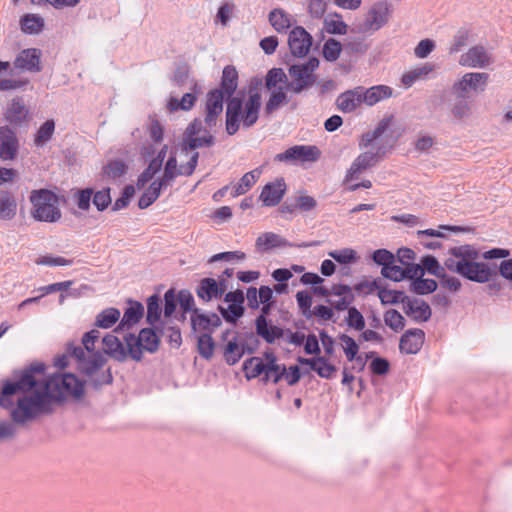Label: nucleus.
<instances>
[{
	"instance_id": "nucleus-1",
	"label": "nucleus",
	"mask_w": 512,
	"mask_h": 512,
	"mask_svg": "<svg viewBox=\"0 0 512 512\" xmlns=\"http://www.w3.org/2000/svg\"><path fill=\"white\" fill-rule=\"evenodd\" d=\"M84 395V382L72 373L45 377V365L33 363L14 372V380H5L1 388L0 406L11 409L10 417L23 425L54 412L55 404Z\"/></svg>"
},
{
	"instance_id": "nucleus-2",
	"label": "nucleus",
	"mask_w": 512,
	"mask_h": 512,
	"mask_svg": "<svg viewBox=\"0 0 512 512\" xmlns=\"http://www.w3.org/2000/svg\"><path fill=\"white\" fill-rule=\"evenodd\" d=\"M69 356L76 360L77 368L85 376V382L94 390H100L104 385L113 382L111 368H105L107 358L100 351L86 356L82 346L69 343L66 348Z\"/></svg>"
},
{
	"instance_id": "nucleus-3",
	"label": "nucleus",
	"mask_w": 512,
	"mask_h": 512,
	"mask_svg": "<svg viewBox=\"0 0 512 512\" xmlns=\"http://www.w3.org/2000/svg\"><path fill=\"white\" fill-rule=\"evenodd\" d=\"M32 217L39 222L56 223L62 217L58 196L51 190H32L29 196Z\"/></svg>"
},
{
	"instance_id": "nucleus-4",
	"label": "nucleus",
	"mask_w": 512,
	"mask_h": 512,
	"mask_svg": "<svg viewBox=\"0 0 512 512\" xmlns=\"http://www.w3.org/2000/svg\"><path fill=\"white\" fill-rule=\"evenodd\" d=\"M444 265L449 271L477 283L489 282L497 276L495 267L492 268L487 263L477 262V260L463 264L453 260H445Z\"/></svg>"
},
{
	"instance_id": "nucleus-5",
	"label": "nucleus",
	"mask_w": 512,
	"mask_h": 512,
	"mask_svg": "<svg viewBox=\"0 0 512 512\" xmlns=\"http://www.w3.org/2000/svg\"><path fill=\"white\" fill-rule=\"evenodd\" d=\"M129 356L136 362L142 360V349L154 353L159 348L160 337L153 328H143L136 337L133 333L124 336Z\"/></svg>"
},
{
	"instance_id": "nucleus-6",
	"label": "nucleus",
	"mask_w": 512,
	"mask_h": 512,
	"mask_svg": "<svg viewBox=\"0 0 512 512\" xmlns=\"http://www.w3.org/2000/svg\"><path fill=\"white\" fill-rule=\"evenodd\" d=\"M319 66V60L316 57H311L303 64H294L289 68V75L293 79L289 83V87L296 94L309 89L316 82V75L314 71Z\"/></svg>"
},
{
	"instance_id": "nucleus-7",
	"label": "nucleus",
	"mask_w": 512,
	"mask_h": 512,
	"mask_svg": "<svg viewBox=\"0 0 512 512\" xmlns=\"http://www.w3.org/2000/svg\"><path fill=\"white\" fill-rule=\"evenodd\" d=\"M3 119L7 122L6 125L13 129L29 127L32 113L23 96L17 95L7 101L3 110Z\"/></svg>"
},
{
	"instance_id": "nucleus-8",
	"label": "nucleus",
	"mask_w": 512,
	"mask_h": 512,
	"mask_svg": "<svg viewBox=\"0 0 512 512\" xmlns=\"http://www.w3.org/2000/svg\"><path fill=\"white\" fill-rule=\"evenodd\" d=\"M489 81V74L485 72H468L465 73L461 79L454 82L452 91H459L466 95L470 91L481 93L485 91Z\"/></svg>"
},
{
	"instance_id": "nucleus-9",
	"label": "nucleus",
	"mask_w": 512,
	"mask_h": 512,
	"mask_svg": "<svg viewBox=\"0 0 512 512\" xmlns=\"http://www.w3.org/2000/svg\"><path fill=\"white\" fill-rule=\"evenodd\" d=\"M225 96L222 89H212L207 93L204 123L209 129L217 126L218 118L223 112Z\"/></svg>"
},
{
	"instance_id": "nucleus-10",
	"label": "nucleus",
	"mask_w": 512,
	"mask_h": 512,
	"mask_svg": "<svg viewBox=\"0 0 512 512\" xmlns=\"http://www.w3.org/2000/svg\"><path fill=\"white\" fill-rule=\"evenodd\" d=\"M320 157V150L313 145H296L288 148L283 153L275 156L276 161H302V162H315Z\"/></svg>"
},
{
	"instance_id": "nucleus-11",
	"label": "nucleus",
	"mask_w": 512,
	"mask_h": 512,
	"mask_svg": "<svg viewBox=\"0 0 512 512\" xmlns=\"http://www.w3.org/2000/svg\"><path fill=\"white\" fill-rule=\"evenodd\" d=\"M493 63L492 54L483 45H475L463 53L459 64L469 68H486Z\"/></svg>"
},
{
	"instance_id": "nucleus-12",
	"label": "nucleus",
	"mask_w": 512,
	"mask_h": 512,
	"mask_svg": "<svg viewBox=\"0 0 512 512\" xmlns=\"http://www.w3.org/2000/svg\"><path fill=\"white\" fill-rule=\"evenodd\" d=\"M20 144L15 129L8 125L0 126V159L13 161L19 152Z\"/></svg>"
},
{
	"instance_id": "nucleus-13",
	"label": "nucleus",
	"mask_w": 512,
	"mask_h": 512,
	"mask_svg": "<svg viewBox=\"0 0 512 512\" xmlns=\"http://www.w3.org/2000/svg\"><path fill=\"white\" fill-rule=\"evenodd\" d=\"M312 41V36L302 26L294 27L288 37L291 54L299 58L306 56L310 51Z\"/></svg>"
},
{
	"instance_id": "nucleus-14",
	"label": "nucleus",
	"mask_w": 512,
	"mask_h": 512,
	"mask_svg": "<svg viewBox=\"0 0 512 512\" xmlns=\"http://www.w3.org/2000/svg\"><path fill=\"white\" fill-rule=\"evenodd\" d=\"M41 56L40 49H23L14 59L13 67L22 72L39 73L42 71Z\"/></svg>"
},
{
	"instance_id": "nucleus-15",
	"label": "nucleus",
	"mask_w": 512,
	"mask_h": 512,
	"mask_svg": "<svg viewBox=\"0 0 512 512\" xmlns=\"http://www.w3.org/2000/svg\"><path fill=\"white\" fill-rule=\"evenodd\" d=\"M247 338L254 342V347H245L244 345H240L237 342L236 337L227 342L224 347L223 357L228 365H235L242 358L245 351H247L248 354H253L255 352L258 340L253 333L247 334Z\"/></svg>"
},
{
	"instance_id": "nucleus-16",
	"label": "nucleus",
	"mask_w": 512,
	"mask_h": 512,
	"mask_svg": "<svg viewBox=\"0 0 512 512\" xmlns=\"http://www.w3.org/2000/svg\"><path fill=\"white\" fill-rule=\"evenodd\" d=\"M406 303L402 307L404 313L415 322H426L431 318L432 311L429 304L420 298L405 297Z\"/></svg>"
},
{
	"instance_id": "nucleus-17",
	"label": "nucleus",
	"mask_w": 512,
	"mask_h": 512,
	"mask_svg": "<svg viewBox=\"0 0 512 512\" xmlns=\"http://www.w3.org/2000/svg\"><path fill=\"white\" fill-rule=\"evenodd\" d=\"M425 333L422 329L407 330L400 338L399 349L404 354H417L424 343Z\"/></svg>"
},
{
	"instance_id": "nucleus-18",
	"label": "nucleus",
	"mask_w": 512,
	"mask_h": 512,
	"mask_svg": "<svg viewBox=\"0 0 512 512\" xmlns=\"http://www.w3.org/2000/svg\"><path fill=\"white\" fill-rule=\"evenodd\" d=\"M286 191V184L283 178L267 183L260 194V199L265 206H276L282 200Z\"/></svg>"
},
{
	"instance_id": "nucleus-19",
	"label": "nucleus",
	"mask_w": 512,
	"mask_h": 512,
	"mask_svg": "<svg viewBox=\"0 0 512 512\" xmlns=\"http://www.w3.org/2000/svg\"><path fill=\"white\" fill-rule=\"evenodd\" d=\"M451 94L453 99L450 101L449 107L453 118L458 122L468 119L472 114V108L468 101L469 95L452 90Z\"/></svg>"
},
{
	"instance_id": "nucleus-20",
	"label": "nucleus",
	"mask_w": 512,
	"mask_h": 512,
	"mask_svg": "<svg viewBox=\"0 0 512 512\" xmlns=\"http://www.w3.org/2000/svg\"><path fill=\"white\" fill-rule=\"evenodd\" d=\"M261 94L252 92L248 95V99L242 110L241 120L245 128L252 127L259 118V111L261 108Z\"/></svg>"
},
{
	"instance_id": "nucleus-21",
	"label": "nucleus",
	"mask_w": 512,
	"mask_h": 512,
	"mask_svg": "<svg viewBox=\"0 0 512 512\" xmlns=\"http://www.w3.org/2000/svg\"><path fill=\"white\" fill-rule=\"evenodd\" d=\"M361 103V86L341 93L336 99L337 109L343 113L353 112Z\"/></svg>"
},
{
	"instance_id": "nucleus-22",
	"label": "nucleus",
	"mask_w": 512,
	"mask_h": 512,
	"mask_svg": "<svg viewBox=\"0 0 512 512\" xmlns=\"http://www.w3.org/2000/svg\"><path fill=\"white\" fill-rule=\"evenodd\" d=\"M196 294L199 299L204 302H209L212 299L221 298L223 295V289L220 288L217 280L205 277L200 280L196 288Z\"/></svg>"
},
{
	"instance_id": "nucleus-23",
	"label": "nucleus",
	"mask_w": 512,
	"mask_h": 512,
	"mask_svg": "<svg viewBox=\"0 0 512 512\" xmlns=\"http://www.w3.org/2000/svg\"><path fill=\"white\" fill-rule=\"evenodd\" d=\"M129 304L130 306L124 311V315L114 332L130 329L143 317L144 306L140 302L129 300Z\"/></svg>"
},
{
	"instance_id": "nucleus-24",
	"label": "nucleus",
	"mask_w": 512,
	"mask_h": 512,
	"mask_svg": "<svg viewBox=\"0 0 512 512\" xmlns=\"http://www.w3.org/2000/svg\"><path fill=\"white\" fill-rule=\"evenodd\" d=\"M102 343L104 346V353L118 362H124L129 355L128 350L126 351L123 343L117 336L112 333L107 334L103 337Z\"/></svg>"
},
{
	"instance_id": "nucleus-25",
	"label": "nucleus",
	"mask_w": 512,
	"mask_h": 512,
	"mask_svg": "<svg viewBox=\"0 0 512 512\" xmlns=\"http://www.w3.org/2000/svg\"><path fill=\"white\" fill-rule=\"evenodd\" d=\"M390 15L389 5L387 2H378L368 12L367 23L368 25L377 30L384 26Z\"/></svg>"
},
{
	"instance_id": "nucleus-26",
	"label": "nucleus",
	"mask_w": 512,
	"mask_h": 512,
	"mask_svg": "<svg viewBox=\"0 0 512 512\" xmlns=\"http://www.w3.org/2000/svg\"><path fill=\"white\" fill-rule=\"evenodd\" d=\"M378 160L377 152H364L361 153L352 163L351 167L347 173V180L354 179L358 174L363 172L364 170L372 167Z\"/></svg>"
},
{
	"instance_id": "nucleus-27",
	"label": "nucleus",
	"mask_w": 512,
	"mask_h": 512,
	"mask_svg": "<svg viewBox=\"0 0 512 512\" xmlns=\"http://www.w3.org/2000/svg\"><path fill=\"white\" fill-rule=\"evenodd\" d=\"M256 333L262 337L267 343L272 344L276 339L283 336L284 330L275 325H268L267 318L258 316L255 320Z\"/></svg>"
},
{
	"instance_id": "nucleus-28",
	"label": "nucleus",
	"mask_w": 512,
	"mask_h": 512,
	"mask_svg": "<svg viewBox=\"0 0 512 512\" xmlns=\"http://www.w3.org/2000/svg\"><path fill=\"white\" fill-rule=\"evenodd\" d=\"M392 95V88L386 85L373 86L365 89L361 86L362 102L368 106H373L383 99H387Z\"/></svg>"
},
{
	"instance_id": "nucleus-29",
	"label": "nucleus",
	"mask_w": 512,
	"mask_h": 512,
	"mask_svg": "<svg viewBox=\"0 0 512 512\" xmlns=\"http://www.w3.org/2000/svg\"><path fill=\"white\" fill-rule=\"evenodd\" d=\"M449 254L451 256L446 260H453L461 264L475 261L480 257L479 251L474 246L468 244L450 248Z\"/></svg>"
},
{
	"instance_id": "nucleus-30",
	"label": "nucleus",
	"mask_w": 512,
	"mask_h": 512,
	"mask_svg": "<svg viewBox=\"0 0 512 512\" xmlns=\"http://www.w3.org/2000/svg\"><path fill=\"white\" fill-rule=\"evenodd\" d=\"M243 370L246 373L247 378H256L261 374H264L262 380L267 383L270 380V374H267V367L263 360L259 357H251L244 361Z\"/></svg>"
},
{
	"instance_id": "nucleus-31",
	"label": "nucleus",
	"mask_w": 512,
	"mask_h": 512,
	"mask_svg": "<svg viewBox=\"0 0 512 512\" xmlns=\"http://www.w3.org/2000/svg\"><path fill=\"white\" fill-rule=\"evenodd\" d=\"M17 212V202L15 197L6 190L0 191V219L11 220Z\"/></svg>"
},
{
	"instance_id": "nucleus-32",
	"label": "nucleus",
	"mask_w": 512,
	"mask_h": 512,
	"mask_svg": "<svg viewBox=\"0 0 512 512\" xmlns=\"http://www.w3.org/2000/svg\"><path fill=\"white\" fill-rule=\"evenodd\" d=\"M196 88H197V84L194 83L193 84L194 92L185 93L181 99H178L176 97H171L167 104L168 109L170 111H178V110L189 111V110H191L197 100Z\"/></svg>"
},
{
	"instance_id": "nucleus-33",
	"label": "nucleus",
	"mask_w": 512,
	"mask_h": 512,
	"mask_svg": "<svg viewBox=\"0 0 512 512\" xmlns=\"http://www.w3.org/2000/svg\"><path fill=\"white\" fill-rule=\"evenodd\" d=\"M261 175V169L256 168L246 174H244L239 182L233 187L231 192L232 197H237L245 194L252 186L257 182Z\"/></svg>"
},
{
	"instance_id": "nucleus-34",
	"label": "nucleus",
	"mask_w": 512,
	"mask_h": 512,
	"mask_svg": "<svg viewBox=\"0 0 512 512\" xmlns=\"http://www.w3.org/2000/svg\"><path fill=\"white\" fill-rule=\"evenodd\" d=\"M238 86V72L234 66H226L223 69L221 88L227 97H231Z\"/></svg>"
},
{
	"instance_id": "nucleus-35",
	"label": "nucleus",
	"mask_w": 512,
	"mask_h": 512,
	"mask_svg": "<svg viewBox=\"0 0 512 512\" xmlns=\"http://www.w3.org/2000/svg\"><path fill=\"white\" fill-rule=\"evenodd\" d=\"M21 30L26 34H39L44 27V20L36 14H26L20 20Z\"/></svg>"
},
{
	"instance_id": "nucleus-36",
	"label": "nucleus",
	"mask_w": 512,
	"mask_h": 512,
	"mask_svg": "<svg viewBox=\"0 0 512 512\" xmlns=\"http://www.w3.org/2000/svg\"><path fill=\"white\" fill-rule=\"evenodd\" d=\"M287 245L289 244L284 238L272 232L263 233L256 240V247L260 250H268L270 248Z\"/></svg>"
},
{
	"instance_id": "nucleus-37",
	"label": "nucleus",
	"mask_w": 512,
	"mask_h": 512,
	"mask_svg": "<svg viewBox=\"0 0 512 512\" xmlns=\"http://www.w3.org/2000/svg\"><path fill=\"white\" fill-rule=\"evenodd\" d=\"M120 318V311L117 308H106L101 311L95 320V326L108 329L112 327Z\"/></svg>"
},
{
	"instance_id": "nucleus-38",
	"label": "nucleus",
	"mask_w": 512,
	"mask_h": 512,
	"mask_svg": "<svg viewBox=\"0 0 512 512\" xmlns=\"http://www.w3.org/2000/svg\"><path fill=\"white\" fill-rule=\"evenodd\" d=\"M269 22L279 33L284 32L291 26L289 15L280 8L273 9L269 13Z\"/></svg>"
},
{
	"instance_id": "nucleus-39",
	"label": "nucleus",
	"mask_w": 512,
	"mask_h": 512,
	"mask_svg": "<svg viewBox=\"0 0 512 512\" xmlns=\"http://www.w3.org/2000/svg\"><path fill=\"white\" fill-rule=\"evenodd\" d=\"M264 358L267 361L265 366L267 367V374H270V371H274V379L273 383L277 384L286 373V366L277 364V358L273 351L267 350L264 352Z\"/></svg>"
},
{
	"instance_id": "nucleus-40",
	"label": "nucleus",
	"mask_w": 512,
	"mask_h": 512,
	"mask_svg": "<svg viewBox=\"0 0 512 512\" xmlns=\"http://www.w3.org/2000/svg\"><path fill=\"white\" fill-rule=\"evenodd\" d=\"M161 190V183H156L153 181L139 198L138 207L140 209L148 208L158 199L161 194Z\"/></svg>"
},
{
	"instance_id": "nucleus-41",
	"label": "nucleus",
	"mask_w": 512,
	"mask_h": 512,
	"mask_svg": "<svg viewBox=\"0 0 512 512\" xmlns=\"http://www.w3.org/2000/svg\"><path fill=\"white\" fill-rule=\"evenodd\" d=\"M55 131V122L53 119L46 120L37 130L34 138V144L37 147H43L52 139Z\"/></svg>"
},
{
	"instance_id": "nucleus-42",
	"label": "nucleus",
	"mask_w": 512,
	"mask_h": 512,
	"mask_svg": "<svg viewBox=\"0 0 512 512\" xmlns=\"http://www.w3.org/2000/svg\"><path fill=\"white\" fill-rule=\"evenodd\" d=\"M378 297L383 305H395L401 303L403 307L406 303L405 297L408 296L405 295L403 291L379 288Z\"/></svg>"
},
{
	"instance_id": "nucleus-43",
	"label": "nucleus",
	"mask_w": 512,
	"mask_h": 512,
	"mask_svg": "<svg viewBox=\"0 0 512 512\" xmlns=\"http://www.w3.org/2000/svg\"><path fill=\"white\" fill-rule=\"evenodd\" d=\"M161 312L160 297L157 294L151 295L147 299L146 322L150 325H154L160 320Z\"/></svg>"
},
{
	"instance_id": "nucleus-44",
	"label": "nucleus",
	"mask_w": 512,
	"mask_h": 512,
	"mask_svg": "<svg viewBox=\"0 0 512 512\" xmlns=\"http://www.w3.org/2000/svg\"><path fill=\"white\" fill-rule=\"evenodd\" d=\"M288 102L287 95L284 92L283 87H279L274 89L268 101L265 104V112L266 114H271L275 110H277L282 104H286Z\"/></svg>"
},
{
	"instance_id": "nucleus-45",
	"label": "nucleus",
	"mask_w": 512,
	"mask_h": 512,
	"mask_svg": "<svg viewBox=\"0 0 512 512\" xmlns=\"http://www.w3.org/2000/svg\"><path fill=\"white\" fill-rule=\"evenodd\" d=\"M338 338L344 345L343 349L348 361L362 360V356L357 355L359 352V345L352 337L347 334H340Z\"/></svg>"
},
{
	"instance_id": "nucleus-46",
	"label": "nucleus",
	"mask_w": 512,
	"mask_h": 512,
	"mask_svg": "<svg viewBox=\"0 0 512 512\" xmlns=\"http://www.w3.org/2000/svg\"><path fill=\"white\" fill-rule=\"evenodd\" d=\"M437 286L435 280L420 277L410 283V290L418 295H425L433 293L437 289Z\"/></svg>"
},
{
	"instance_id": "nucleus-47",
	"label": "nucleus",
	"mask_w": 512,
	"mask_h": 512,
	"mask_svg": "<svg viewBox=\"0 0 512 512\" xmlns=\"http://www.w3.org/2000/svg\"><path fill=\"white\" fill-rule=\"evenodd\" d=\"M218 311L226 322L236 324L239 318L244 315L245 307L243 305L236 306L231 304L228 307L218 305Z\"/></svg>"
},
{
	"instance_id": "nucleus-48",
	"label": "nucleus",
	"mask_w": 512,
	"mask_h": 512,
	"mask_svg": "<svg viewBox=\"0 0 512 512\" xmlns=\"http://www.w3.org/2000/svg\"><path fill=\"white\" fill-rule=\"evenodd\" d=\"M384 323L393 331L399 332L404 329L406 321L399 311L390 309L384 313Z\"/></svg>"
},
{
	"instance_id": "nucleus-49",
	"label": "nucleus",
	"mask_w": 512,
	"mask_h": 512,
	"mask_svg": "<svg viewBox=\"0 0 512 512\" xmlns=\"http://www.w3.org/2000/svg\"><path fill=\"white\" fill-rule=\"evenodd\" d=\"M215 343L210 333L198 337L197 348L201 357L210 359L213 356Z\"/></svg>"
},
{
	"instance_id": "nucleus-50",
	"label": "nucleus",
	"mask_w": 512,
	"mask_h": 512,
	"mask_svg": "<svg viewBox=\"0 0 512 512\" xmlns=\"http://www.w3.org/2000/svg\"><path fill=\"white\" fill-rule=\"evenodd\" d=\"M191 326L194 331H207L211 334L209 314L201 312L200 309H195L194 314L191 315Z\"/></svg>"
},
{
	"instance_id": "nucleus-51",
	"label": "nucleus",
	"mask_w": 512,
	"mask_h": 512,
	"mask_svg": "<svg viewBox=\"0 0 512 512\" xmlns=\"http://www.w3.org/2000/svg\"><path fill=\"white\" fill-rule=\"evenodd\" d=\"M420 265L423 267L424 273L427 272L436 276L437 278L439 276H443L442 273L446 268L445 266L442 267L438 260L432 255H426L422 257Z\"/></svg>"
},
{
	"instance_id": "nucleus-52",
	"label": "nucleus",
	"mask_w": 512,
	"mask_h": 512,
	"mask_svg": "<svg viewBox=\"0 0 512 512\" xmlns=\"http://www.w3.org/2000/svg\"><path fill=\"white\" fill-rule=\"evenodd\" d=\"M335 371V365L330 363L327 357L318 356V361L315 366L314 372H316L319 377L324 379H331Z\"/></svg>"
},
{
	"instance_id": "nucleus-53",
	"label": "nucleus",
	"mask_w": 512,
	"mask_h": 512,
	"mask_svg": "<svg viewBox=\"0 0 512 512\" xmlns=\"http://www.w3.org/2000/svg\"><path fill=\"white\" fill-rule=\"evenodd\" d=\"M162 166L158 161L151 160L137 180L138 187H144L161 170Z\"/></svg>"
},
{
	"instance_id": "nucleus-54",
	"label": "nucleus",
	"mask_w": 512,
	"mask_h": 512,
	"mask_svg": "<svg viewBox=\"0 0 512 512\" xmlns=\"http://www.w3.org/2000/svg\"><path fill=\"white\" fill-rule=\"evenodd\" d=\"M341 50V43L333 38H330L324 43L323 56L327 61L333 62L338 59Z\"/></svg>"
},
{
	"instance_id": "nucleus-55",
	"label": "nucleus",
	"mask_w": 512,
	"mask_h": 512,
	"mask_svg": "<svg viewBox=\"0 0 512 512\" xmlns=\"http://www.w3.org/2000/svg\"><path fill=\"white\" fill-rule=\"evenodd\" d=\"M287 82V76L281 68L270 69L265 77V87L268 90L274 89L278 83Z\"/></svg>"
},
{
	"instance_id": "nucleus-56",
	"label": "nucleus",
	"mask_w": 512,
	"mask_h": 512,
	"mask_svg": "<svg viewBox=\"0 0 512 512\" xmlns=\"http://www.w3.org/2000/svg\"><path fill=\"white\" fill-rule=\"evenodd\" d=\"M296 301L303 316L306 319L312 318V297L307 291H298L296 294Z\"/></svg>"
},
{
	"instance_id": "nucleus-57",
	"label": "nucleus",
	"mask_w": 512,
	"mask_h": 512,
	"mask_svg": "<svg viewBox=\"0 0 512 512\" xmlns=\"http://www.w3.org/2000/svg\"><path fill=\"white\" fill-rule=\"evenodd\" d=\"M347 325L355 330L362 331L365 328V319L356 307L348 309V315L345 319Z\"/></svg>"
},
{
	"instance_id": "nucleus-58",
	"label": "nucleus",
	"mask_w": 512,
	"mask_h": 512,
	"mask_svg": "<svg viewBox=\"0 0 512 512\" xmlns=\"http://www.w3.org/2000/svg\"><path fill=\"white\" fill-rule=\"evenodd\" d=\"M328 255L340 264H348L357 260V254L351 248L334 250L329 252Z\"/></svg>"
},
{
	"instance_id": "nucleus-59",
	"label": "nucleus",
	"mask_w": 512,
	"mask_h": 512,
	"mask_svg": "<svg viewBox=\"0 0 512 512\" xmlns=\"http://www.w3.org/2000/svg\"><path fill=\"white\" fill-rule=\"evenodd\" d=\"M381 275L395 282L402 281L405 279L404 267L395 264V262L388 264L386 267H382Z\"/></svg>"
},
{
	"instance_id": "nucleus-60",
	"label": "nucleus",
	"mask_w": 512,
	"mask_h": 512,
	"mask_svg": "<svg viewBox=\"0 0 512 512\" xmlns=\"http://www.w3.org/2000/svg\"><path fill=\"white\" fill-rule=\"evenodd\" d=\"M178 303L183 313L192 312L194 314V310L197 309L195 307V301L192 293L187 289H182L179 291L178 295Z\"/></svg>"
},
{
	"instance_id": "nucleus-61",
	"label": "nucleus",
	"mask_w": 512,
	"mask_h": 512,
	"mask_svg": "<svg viewBox=\"0 0 512 512\" xmlns=\"http://www.w3.org/2000/svg\"><path fill=\"white\" fill-rule=\"evenodd\" d=\"M127 172V165L122 160H112L104 168V173L113 179L123 176Z\"/></svg>"
},
{
	"instance_id": "nucleus-62",
	"label": "nucleus",
	"mask_w": 512,
	"mask_h": 512,
	"mask_svg": "<svg viewBox=\"0 0 512 512\" xmlns=\"http://www.w3.org/2000/svg\"><path fill=\"white\" fill-rule=\"evenodd\" d=\"M99 337L100 332L96 329H92L91 331L84 333L82 337V348L85 351L86 356L97 352L95 351V342L99 339Z\"/></svg>"
},
{
	"instance_id": "nucleus-63",
	"label": "nucleus",
	"mask_w": 512,
	"mask_h": 512,
	"mask_svg": "<svg viewBox=\"0 0 512 512\" xmlns=\"http://www.w3.org/2000/svg\"><path fill=\"white\" fill-rule=\"evenodd\" d=\"M178 298L173 288L168 289L164 294V316L169 318L177 307Z\"/></svg>"
},
{
	"instance_id": "nucleus-64",
	"label": "nucleus",
	"mask_w": 512,
	"mask_h": 512,
	"mask_svg": "<svg viewBox=\"0 0 512 512\" xmlns=\"http://www.w3.org/2000/svg\"><path fill=\"white\" fill-rule=\"evenodd\" d=\"M135 194V189L132 185H126L124 188H123V191H122V195L121 197H119L113 204L112 206V210L113 211H119L121 209H124L126 208L129 203H130V200L131 198L134 196Z\"/></svg>"
}]
</instances>
